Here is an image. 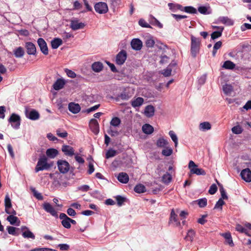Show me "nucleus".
Masks as SVG:
<instances>
[{
  "instance_id": "f257e3e1",
  "label": "nucleus",
  "mask_w": 251,
  "mask_h": 251,
  "mask_svg": "<svg viewBox=\"0 0 251 251\" xmlns=\"http://www.w3.org/2000/svg\"><path fill=\"white\" fill-rule=\"evenodd\" d=\"M54 165L53 161L48 162L47 157L45 155L40 156L38 159L37 165L35 168V172L37 173L41 171L49 170Z\"/></svg>"
},
{
  "instance_id": "f03ea898",
  "label": "nucleus",
  "mask_w": 251,
  "mask_h": 251,
  "mask_svg": "<svg viewBox=\"0 0 251 251\" xmlns=\"http://www.w3.org/2000/svg\"><path fill=\"white\" fill-rule=\"evenodd\" d=\"M191 53L193 57H195L199 51L200 41L199 38H197L193 35L191 37Z\"/></svg>"
},
{
  "instance_id": "7ed1b4c3",
  "label": "nucleus",
  "mask_w": 251,
  "mask_h": 251,
  "mask_svg": "<svg viewBox=\"0 0 251 251\" xmlns=\"http://www.w3.org/2000/svg\"><path fill=\"white\" fill-rule=\"evenodd\" d=\"M188 168L190 169V173L192 174H196L198 176H204L206 174L205 171L202 169L198 168V165L193 161H189Z\"/></svg>"
},
{
  "instance_id": "20e7f679",
  "label": "nucleus",
  "mask_w": 251,
  "mask_h": 251,
  "mask_svg": "<svg viewBox=\"0 0 251 251\" xmlns=\"http://www.w3.org/2000/svg\"><path fill=\"white\" fill-rule=\"evenodd\" d=\"M11 126L15 129H18L21 125V117L15 113H12L8 119Z\"/></svg>"
},
{
  "instance_id": "39448f33",
  "label": "nucleus",
  "mask_w": 251,
  "mask_h": 251,
  "mask_svg": "<svg viewBox=\"0 0 251 251\" xmlns=\"http://www.w3.org/2000/svg\"><path fill=\"white\" fill-rule=\"evenodd\" d=\"M25 113L26 118L33 121L37 120L40 117L39 113L35 109H30L25 107Z\"/></svg>"
},
{
  "instance_id": "423d86ee",
  "label": "nucleus",
  "mask_w": 251,
  "mask_h": 251,
  "mask_svg": "<svg viewBox=\"0 0 251 251\" xmlns=\"http://www.w3.org/2000/svg\"><path fill=\"white\" fill-rule=\"evenodd\" d=\"M58 169L60 172L62 174L67 173L70 169V164L66 160H58L57 162Z\"/></svg>"
},
{
  "instance_id": "0eeeda50",
  "label": "nucleus",
  "mask_w": 251,
  "mask_h": 251,
  "mask_svg": "<svg viewBox=\"0 0 251 251\" xmlns=\"http://www.w3.org/2000/svg\"><path fill=\"white\" fill-rule=\"evenodd\" d=\"M4 205L5 207V210L6 213L8 214L16 215V212L13 209L11 208V201L8 194H7L5 197Z\"/></svg>"
},
{
  "instance_id": "6e6552de",
  "label": "nucleus",
  "mask_w": 251,
  "mask_h": 251,
  "mask_svg": "<svg viewBox=\"0 0 251 251\" xmlns=\"http://www.w3.org/2000/svg\"><path fill=\"white\" fill-rule=\"evenodd\" d=\"M50 176L54 180L53 184L55 186H61L64 184L63 182V176L57 172L50 174Z\"/></svg>"
},
{
  "instance_id": "1a4fd4ad",
  "label": "nucleus",
  "mask_w": 251,
  "mask_h": 251,
  "mask_svg": "<svg viewBox=\"0 0 251 251\" xmlns=\"http://www.w3.org/2000/svg\"><path fill=\"white\" fill-rule=\"evenodd\" d=\"M85 25L84 23L79 22L77 18H73L70 20V27L73 30L83 29Z\"/></svg>"
},
{
  "instance_id": "9d476101",
  "label": "nucleus",
  "mask_w": 251,
  "mask_h": 251,
  "mask_svg": "<svg viewBox=\"0 0 251 251\" xmlns=\"http://www.w3.org/2000/svg\"><path fill=\"white\" fill-rule=\"evenodd\" d=\"M96 11L100 14H105L108 10L107 5L103 2L97 3L94 6Z\"/></svg>"
},
{
  "instance_id": "9b49d317",
  "label": "nucleus",
  "mask_w": 251,
  "mask_h": 251,
  "mask_svg": "<svg viewBox=\"0 0 251 251\" xmlns=\"http://www.w3.org/2000/svg\"><path fill=\"white\" fill-rule=\"evenodd\" d=\"M37 43L41 51L44 55H48L49 54V50L47 44L45 40L42 38H40L37 40Z\"/></svg>"
},
{
  "instance_id": "f8f14e48",
  "label": "nucleus",
  "mask_w": 251,
  "mask_h": 251,
  "mask_svg": "<svg viewBox=\"0 0 251 251\" xmlns=\"http://www.w3.org/2000/svg\"><path fill=\"white\" fill-rule=\"evenodd\" d=\"M126 57L127 54L126 51L124 50H121L116 56V63L119 65H123L126 60Z\"/></svg>"
},
{
  "instance_id": "ddd939ff",
  "label": "nucleus",
  "mask_w": 251,
  "mask_h": 251,
  "mask_svg": "<svg viewBox=\"0 0 251 251\" xmlns=\"http://www.w3.org/2000/svg\"><path fill=\"white\" fill-rule=\"evenodd\" d=\"M66 83V80L62 77L57 79L52 85L53 89L56 91L63 89Z\"/></svg>"
},
{
  "instance_id": "4468645a",
  "label": "nucleus",
  "mask_w": 251,
  "mask_h": 251,
  "mask_svg": "<svg viewBox=\"0 0 251 251\" xmlns=\"http://www.w3.org/2000/svg\"><path fill=\"white\" fill-rule=\"evenodd\" d=\"M25 48L28 54L34 55L36 54V48L33 43L30 42H26L25 44Z\"/></svg>"
},
{
  "instance_id": "2eb2a0df",
  "label": "nucleus",
  "mask_w": 251,
  "mask_h": 251,
  "mask_svg": "<svg viewBox=\"0 0 251 251\" xmlns=\"http://www.w3.org/2000/svg\"><path fill=\"white\" fill-rule=\"evenodd\" d=\"M43 208L48 213H50L52 216L58 217V214L54 208L49 203L46 202L43 204Z\"/></svg>"
},
{
  "instance_id": "dca6fc26",
  "label": "nucleus",
  "mask_w": 251,
  "mask_h": 251,
  "mask_svg": "<svg viewBox=\"0 0 251 251\" xmlns=\"http://www.w3.org/2000/svg\"><path fill=\"white\" fill-rule=\"evenodd\" d=\"M240 176L246 182L251 181V171L249 169L243 170L240 173Z\"/></svg>"
},
{
  "instance_id": "f3484780",
  "label": "nucleus",
  "mask_w": 251,
  "mask_h": 251,
  "mask_svg": "<svg viewBox=\"0 0 251 251\" xmlns=\"http://www.w3.org/2000/svg\"><path fill=\"white\" fill-rule=\"evenodd\" d=\"M216 23H222L227 25H232L234 24V22L232 20L226 16H221L217 19Z\"/></svg>"
},
{
  "instance_id": "a211bd4d",
  "label": "nucleus",
  "mask_w": 251,
  "mask_h": 251,
  "mask_svg": "<svg viewBox=\"0 0 251 251\" xmlns=\"http://www.w3.org/2000/svg\"><path fill=\"white\" fill-rule=\"evenodd\" d=\"M90 127L93 133L97 134L99 132V125L97 120L92 119L90 121Z\"/></svg>"
},
{
  "instance_id": "6ab92c4d",
  "label": "nucleus",
  "mask_w": 251,
  "mask_h": 251,
  "mask_svg": "<svg viewBox=\"0 0 251 251\" xmlns=\"http://www.w3.org/2000/svg\"><path fill=\"white\" fill-rule=\"evenodd\" d=\"M131 46L133 50H140L143 46L142 42L139 39H133L131 42Z\"/></svg>"
},
{
  "instance_id": "aec40b11",
  "label": "nucleus",
  "mask_w": 251,
  "mask_h": 251,
  "mask_svg": "<svg viewBox=\"0 0 251 251\" xmlns=\"http://www.w3.org/2000/svg\"><path fill=\"white\" fill-rule=\"evenodd\" d=\"M62 151L67 156H72L75 154L74 148L69 145H63L62 147Z\"/></svg>"
},
{
  "instance_id": "412c9836",
  "label": "nucleus",
  "mask_w": 251,
  "mask_h": 251,
  "mask_svg": "<svg viewBox=\"0 0 251 251\" xmlns=\"http://www.w3.org/2000/svg\"><path fill=\"white\" fill-rule=\"evenodd\" d=\"M68 108L70 111L74 114L78 113L81 109L80 105L77 103L71 102L69 104Z\"/></svg>"
},
{
  "instance_id": "4be33fe9",
  "label": "nucleus",
  "mask_w": 251,
  "mask_h": 251,
  "mask_svg": "<svg viewBox=\"0 0 251 251\" xmlns=\"http://www.w3.org/2000/svg\"><path fill=\"white\" fill-rule=\"evenodd\" d=\"M46 154L48 159H53L58 155V151L56 149L50 148L47 150Z\"/></svg>"
},
{
  "instance_id": "5701e85b",
  "label": "nucleus",
  "mask_w": 251,
  "mask_h": 251,
  "mask_svg": "<svg viewBox=\"0 0 251 251\" xmlns=\"http://www.w3.org/2000/svg\"><path fill=\"white\" fill-rule=\"evenodd\" d=\"M170 222L173 223L174 226H178L180 225V223L177 218V215L176 214L174 209H172L171 213Z\"/></svg>"
},
{
  "instance_id": "b1692460",
  "label": "nucleus",
  "mask_w": 251,
  "mask_h": 251,
  "mask_svg": "<svg viewBox=\"0 0 251 251\" xmlns=\"http://www.w3.org/2000/svg\"><path fill=\"white\" fill-rule=\"evenodd\" d=\"M221 236H223L226 240V242L227 244L231 247L234 246L232 238L230 232H227L226 233H223L221 234Z\"/></svg>"
},
{
  "instance_id": "393cba45",
  "label": "nucleus",
  "mask_w": 251,
  "mask_h": 251,
  "mask_svg": "<svg viewBox=\"0 0 251 251\" xmlns=\"http://www.w3.org/2000/svg\"><path fill=\"white\" fill-rule=\"evenodd\" d=\"M117 179L122 183H127L129 181V176L126 173L122 172L119 174Z\"/></svg>"
},
{
  "instance_id": "a878e982",
  "label": "nucleus",
  "mask_w": 251,
  "mask_h": 251,
  "mask_svg": "<svg viewBox=\"0 0 251 251\" xmlns=\"http://www.w3.org/2000/svg\"><path fill=\"white\" fill-rule=\"evenodd\" d=\"M149 21L150 23L153 25L157 26L160 28L163 27V25L152 15H151L149 16Z\"/></svg>"
},
{
  "instance_id": "bb28decb",
  "label": "nucleus",
  "mask_w": 251,
  "mask_h": 251,
  "mask_svg": "<svg viewBox=\"0 0 251 251\" xmlns=\"http://www.w3.org/2000/svg\"><path fill=\"white\" fill-rule=\"evenodd\" d=\"M142 131L146 134H151L153 131V127L150 124H146L142 126Z\"/></svg>"
},
{
  "instance_id": "cd10ccee",
  "label": "nucleus",
  "mask_w": 251,
  "mask_h": 251,
  "mask_svg": "<svg viewBox=\"0 0 251 251\" xmlns=\"http://www.w3.org/2000/svg\"><path fill=\"white\" fill-rule=\"evenodd\" d=\"M145 115L148 117H152L154 113V108L152 105H148L146 107L145 109Z\"/></svg>"
},
{
  "instance_id": "c85d7f7f",
  "label": "nucleus",
  "mask_w": 251,
  "mask_h": 251,
  "mask_svg": "<svg viewBox=\"0 0 251 251\" xmlns=\"http://www.w3.org/2000/svg\"><path fill=\"white\" fill-rule=\"evenodd\" d=\"M92 69L95 72L99 73L103 69V64L100 62H95L92 65Z\"/></svg>"
},
{
  "instance_id": "c756f323",
  "label": "nucleus",
  "mask_w": 251,
  "mask_h": 251,
  "mask_svg": "<svg viewBox=\"0 0 251 251\" xmlns=\"http://www.w3.org/2000/svg\"><path fill=\"white\" fill-rule=\"evenodd\" d=\"M211 128V125L208 122H204L199 125V129L202 131L210 130Z\"/></svg>"
},
{
  "instance_id": "7c9ffc66",
  "label": "nucleus",
  "mask_w": 251,
  "mask_h": 251,
  "mask_svg": "<svg viewBox=\"0 0 251 251\" xmlns=\"http://www.w3.org/2000/svg\"><path fill=\"white\" fill-rule=\"evenodd\" d=\"M62 44V40L58 38H54L51 41V46L53 49H57L60 45Z\"/></svg>"
},
{
  "instance_id": "2f4dec72",
  "label": "nucleus",
  "mask_w": 251,
  "mask_h": 251,
  "mask_svg": "<svg viewBox=\"0 0 251 251\" xmlns=\"http://www.w3.org/2000/svg\"><path fill=\"white\" fill-rule=\"evenodd\" d=\"M14 54L17 58L22 57L25 54V51L23 48L19 47L16 48L14 51Z\"/></svg>"
},
{
  "instance_id": "473e14b6",
  "label": "nucleus",
  "mask_w": 251,
  "mask_h": 251,
  "mask_svg": "<svg viewBox=\"0 0 251 251\" xmlns=\"http://www.w3.org/2000/svg\"><path fill=\"white\" fill-rule=\"evenodd\" d=\"M144 102V99L141 97H138L131 101V105L133 107H139Z\"/></svg>"
},
{
  "instance_id": "72a5a7b5",
  "label": "nucleus",
  "mask_w": 251,
  "mask_h": 251,
  "mask_svg": "<svg viewBox=\"0 0 251 251\" xmlns=\"http://www.w3.org/2000/svg\"><path fill=\"white\" fill-rule=\"evenodd\" d=\"M176 65V63L170 64L166 69L163 71L162 74L165 76H169L171 75L172 72V67L175 66Z\"/></svg>"
},
{
  "instance_id": "f704fd0d",
  "label": "nucleus",
  "mask_w": 251,
  "mask_h": 251,
  "mask_svg": "<svg viewBox=\"0 0 251 251\" xmlns=\"http://www.w3.org/2000/svg\"><path fill=\"white\" fill-rule=\"evenodd\" d=\"M7 218V220L10 223V224L16 226H19V224H16V223L18 221V218L15 216V215L10 214Z\"/></svg>"
},
{
  "instance_id": "c9c22d12",
  "label": "nucleus",
  "mask_w": 251,
  "mask_h": 251,
  "mask_svg": "<svg viewBox=\"0 0 251 251\" xmlns=\"http://www.w3.org/2000/svg\"><path fill=\"white\" fill-rule=\"evenodd\" d=\"M134 190L137 193H142L146 191V188L144 185L139 184L135 186Z\"/></svg>"
},
{
  "instance_id": "e433bc0d",
  "label": "nucleus",
  "mask_w": 251,
  "mask_h": 251,
  "mask_svg": "<svg viewBox=\"0 0 251 251\" xmlns=\"http://www.w3.org/2000/svg\"><path fill=\"white\" fill-rule=\"evenodd\" d=\"M235 229L240 233H244L248 236H251V235L248 233V230L240 224L236 225Z\"/></svg>"
},
{
  "instance_id": "4c0bfd02",
  "label": "nucleus",
  "mask_w": 251,
  "mask_h": 251,
  "mask_svg": "<svg viewBox=\"0 0 251 251\" xmlns=\"http://www.w3.org/2000/svg\"><path fill=\"white\" fill-rule=\"evenodd\" d=\"M235 64L231 61L227 60L224 62L222 67L226 69H233L235 68Z\"/></svg>"
},
{
  "instance_id": "58836bf2",
  "label": "nucleus",
  "mask_w": 251,
  "mask_h": 251,
  "mask_svg": "<svg viewBox=\"0 0 251 251\" xmlns=\"http://www.w3.org/2000/svg\"><path fill=\"white\" fill-rule=\"evenodd\" d=\"M168 6L169 8L172 10L173 11H175L176 10L179 9L181 11H183V7H182L181 5L178 4H174L172 3H169Z\"/></svg>"
},
{
  "instance_id": "ea45409f",
  "label": "nucleus",
  "mask_w": 251,
  "mask_h": 251,
  "mask_svg": "<svg viewBox=\"0 0 251 251\" xmlns=\"http://www.w3.org/2000/svg\"><path fill=\"white\" fill-rule=\"evenodd\" d=\"M22 236L25 238H31L34 239L35 237L34 234L29 229H27L23 232Z\"/></svg>"
},
{
  "instance_id": "a19ab883",
  "label": "nucleus",
  "mask_w": 251,
  "mask_h": 251,
  "mask_svg": "<svg viewBox=\"0 0 251 251\" xmlns=\"http://www.w3.org/2000/svg\"><path fill=\"white\" fill-rule=\"evenodd\" d=\"M168 144V141L163 138H159L156 142V145L158 147H165Z\"/></svg>"
},
{
  "instance_id": "79ce46f5",
  "label": "nucleus",
  "mask_w": 251,
  "mask_h": 251,
  "mask_svg": "<svg viewBox=\"0 0 251 251\" xmlns=\"http://www.w3.org/2000/svg\"><path fill=\"white\" fill-rule=\"evenodd\" d=\"M195 235V232L194 230L190 229L188 231L187 235L186 236L185 239L187 240L192 242L193 240Z\"/></svg>"
},
{
  "instance_id": "37998d69",
  "label": "nucleus",
  "mask_w": 251,
  "mask_h": 251,
  "mask_svg": "<svg viewBox=\"0 0 251 251\" xmlns=\"http://www.w3.org/2000/svg\"><path fill=\"white\" fill-rule=\"evenodd\" d=\"M169 134L170 137L171 138L172 140L175 143V146L176 147L178 144V138L176 135L173 130H170L169 132Z\"/></svg>"
},
{
  "instance_id": "c03bdc74",
  "label": "nucleus",
  "mask_w": 251,
  "mask_h": 251,
  "mask_svg": "<svg viewBox=\"0 0 251 251\" xmlns=\"http://www.w3.org/2000/svg\"><path fill=\"white\" fill-rule=\"evenodd\" d=\"M182 10V11L190 14H195L197 12L196 8L191 6L184 7Z\"/></svg>"
},
{
  "instance_id": "a18cd8bd",
  "label": "nucleus",
  "mask_w": 251,
  "mask_h": 251,
  "mask_svg": "<svg viewBox=\"0 0 251 251\" xmlns=\"http://www.w3.org/2000/svg\"><path fill=\"white\" fill-rule=\"evenodd\" d=\"M232 89V86L229 84H225L223 86V91L226 95L230 94Z\"/></svg>"
},
{
  "instance_id": "49530a36",
  "label": "nucleus",
  "mask_w": 251,
  "mask_h": 251,
  "mask_svg": "<svg viewBox=\"0 0 251 251\" xmlns=\"http://www.w3.org/2000/svg\"><path fill=\"white\" fill-rule=\"evenodd\" d=\"M224 28H221V31H214L211 35V37L212 40H215L222 35V32Z\"/></svg>"
},
{
  "instance_id": "de8ad7c7",
  "label": "nucleus",
  "mask_w": 251,
  "mask_h": 251,
  "mask_svg": "<svg viewBox=\"0 0 251 251\" xmlns=\"http://www.w3.org/2000/svg\"><path fill=\"white\" fill-rule=\"evenodd\" d=\"M121 123L120 119L118 117L113 118L110 122V125L114 127L118 126Z\"/></svg>"
},
{
  "instance_id": "09e8293b",
  "label": "nucleus",
  "mask_w": 251,
  "mask_h": 251,
  "mask_svg": "<svg viewBox=\"0 0 251 251\" xmlns=\"http://www.w3.org/2000/svg\"><path fill=\"white\" fill-rule=\"evenodd\" d=\"M172 180V176L169 173H166L163 175L162 177V181L164 183L168 184L171 182Z\"/></svg>"
},
{
  "instance_id": "8fccbe9b",
  "label": "nucleus",
  "mask_w": 251,
  "mask_h": 251,
  "mask_svg": "<svg viewBox=\"0 0 251 251\" xmlns=\"http://www.w3.org/2000/svg\"><path fill=\"white\" fill-rule=\"evenodd\" d=\"M64 72L66 73L67 76L70 78H74L76 76V74L74 71L69 69H65Z\"/></svg>"
},
{
  "instance_id": "3c124183",
  "label": "nucleus",
  "mask_w": 251,
  "mask_h": 251,
  "mask_svg": "<svg viewBox=\"0 0 251 251\" xmlns=\"http://www.w3.org/2000/svg\"><path fill=\"white\" fill-rule=\"evenodd\" d=\"M173 153V150L169 147L165 148L162 151V154L165 156H169Z\"/></svg>"
},
{
  "instance_id": "603ef678",
  "label": "nucleus",
  "mask_w": 251,
  "mask_h": 251,
  "mask_svg": "<svg viewBox=\"0 0 251 251\" xmlns=\"http://www.w3.org/2000/svg\"><path fill=\"white\" fill-rule=\"evenodd\" d=\"M116 199L117 201V204L119 206H122L126 201V198L122 197L121 196H117L116 197Z\"/></svg>"
},
{
  "instance_id": "864d4df0",
  "label": "nucleus",
  "mask_w": 251,
  "mask_h": 251,
  "mask_svg": "<svg viewBox=\"0 0 251 251\" xmlns=\"http://www.w3.org/2000/svg\"><path fill=\"white\" fill-rule=\"evenodd\" d=\"M145 43L148 48H152L154 46L155 42L152 38H148L146 39Z\"/></svg>"
},
{
  "instance_id": "5fc2aeb1",
  "label": "nucleus",
  "mask_w": 251,
  "mask_h": 251,
  "mask_svg": "<svg viewBox=\"0 0 251 251\" xmlns=\"http://www.w3.org/2000/svg\"><path fill=\"white\" fill-rule=\"evenodd\" d=\"M197 201L200 207H204L207 205V199L206 198L199 199Z\"/></svg>"
},
{
  "instance_id": "6e6d98bb",
  "label": "nucleus",
  "mask_w": 251,
  "mask_h": 251,
  "mask_svg": "<svg viewBox=\"0 0 251 251\" xmlns=\"http://www.w3.org/2000/svg\"><path fill=\"white\" fill-rule=\"evenodd\" d=\"M100 106V104L95 105H94L89 108H88L86 110H82V112L89 113L91 112L96 110Z\"/></svg>"
},
{
  "instance_id": "4d7b16f0",
  "label": "nucleus",
  "mask_w": 251,
  "mask_h": 251,
  "mask_svg": "<svg viewBox=\"0 0 251 251\" xmlns=\"http://www.w3.org/2000/svg\"><path fill=\"white\" fill-rule=\"evenodd\" d=\"M231 130L233 133L236 134L241 133L243 131L242 127L239 126H237L233 127Z\"/></svg>"
},
{
  "instance_id": "13d9d810",
  "label": "nucleus",
  "mask_w": 251,
  "mask_h": 251,
  "mask_svg": "<svg viewBox=\"0 0 251 251\" xmlns=\"http://www.w3.org/2000/svg\"><path fill=\"white\" fill-rule=\"evenodd\" d=\"M116 151L112 149L109 150L106 153V158L108 159L114 157L116 155Z\"/></svg>"
},
{
  "instance_id": "bf43d9fd",
  "label": "nucleus",
  "mask_w": 251,
  "mask_h": 251,
  "mask_svg": "<svg viewBox=\"0 0 251 251\" xmlns=\"http://www.w3.org/2000/svg\"><path fill=\"white\" fill-rule=\"evenodd\" d=\"M225 204V202L222 199H220L218 201L216 202L214 209H222V206Z\"/></svg>"
},
{
  "instance_id": "052dcab7",
  "label": "nucleus",
  "mask_w": 251,
  "mask_h": 251,
  "mask_svg": "<svg viewBox=\"0 0 251 251\" xmlns=\"http://www.w3.org/2000/svg\"><path fill=\"white\" fill-rule=\"evenodd\" d=\"M17 228L14 226H8L7 227V231L9 234H11L12 235H17L16 230Z\"/></svg>"
},
{
  "instance_id": "680f3d73",
  "label": "nucleus",
  "mask_w": 251,
  "mask_h": 251,
  "mask_svg": "<svg viewBox=\"0 0 251 251\" xmlns=\"http://www.w3.org/2000/svg\"><path fill=\"white\" fill-rule=\"evenodd\" d=\"M29 251H57L56 250H53L47 248H37L30 250Z\"/></svg>"
},
{
  "instance_id": "e2e57ef3",
  "label": "nucleus",
  "mask_w": 251,
  "mask_h": 251,
  "mask_svg": "<svg viewBox=\"0 0 251 251\" xmlns=\"http://www.w3.org/2000/svg\"><path fill=\"white\" fill-rule=\"evenodd\" d=\"M68 219H70V218L69 217L65 220H62V221H61V224H62V226L65 228H66L68 229L70 228L71 226L69 220H68Z\"/></svg>"
},
{
  "instance_id": "0e129e2a",
  "label": "nucleus",
  "mask_w": 251,
  "mask_h": 251,
  "mask_svg": "<svg viewBox=\"0 0 251 251\" xmlns=\"http://www.w3.org/2000/svg\"><path fill=\"white\" fill-rule=\"evenodd\" d=\"M199 12L202 14H208L209 12H208V9L206 6H200L198 8Z\"/></svg>"
},
{
  "instance_id": "69168bd1",
  "label": "nucleus",
  "mask_w": 251,
  "mask_h": 251,
  "mask_svg": "<svg viewBox=\"0 0 251 251\" xmlns=\"http://www.w3.org/2000/svg\"><path fill=\"white\" fill-rule=\"evenodd\" d=\"M56 134L60 137L66 138L68 136V133L66 131L61 132L60 129H57L56 130Z\"/></svg>"
},
{
  "instance_id": "338daca9",
  "label": "nucleus",
  "mask_w": 251,
  "mask_h": 251,
  "mask_svg": "<svg viewBox=\"0 0 251 251\" xmlns=\"http://www.w3.org/2000/svg\"><path fill=\"white\" fill-rule=\"evenodd\" d=\"M217 190V187L216 184H213L210 187L209 189L208 192L211 195L214 194Z\"/></svg>"
},
{
  "instance_id": "774afa93",
  "label": "nucleus",
  "mask_w": 251,
  "mask_h": 251,
  "mask_svg": "<svg viewBox=\"0 0 251 251\" xmlns=\"http://www.w3.org/2000/svg\"><path fill=\"white\" fill-rule=\"evenodd\" d=\"M251 29V24L248 23H244L241 26V30L242 31H244L247 29Z\"/></svg>"
}]
</instances>
